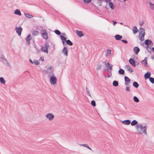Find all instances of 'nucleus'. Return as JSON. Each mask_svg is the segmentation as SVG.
<instances>
[{"instance_id": "nucleus-30", "label": "nucleus", "mask_w": 154, "mask_h": 154, "mask_svg": "<svg viewBox=\"0 0 154 154\" xmlns=\"http://www.w3.org/2000/svg\"><path fill=\"white\" fill-rule=\"evenodd\" d=\"M79 145L81 146L87 147L88 149L91 150V148L87 144H80Z\"/></svg>"}, {"instance_id": "nucleus-22", "label": "nucleus", "mask_w": 154, "mask_h": 154, "mask_svg": "<svg viewBox=\"0 0 154 154\" xmlns=\"http://www.w3.org/2000/svg\"><path fill=\"white\" fill-rule=\"evenodd\" d=\"M115 38L117 40H121L122 37V35H120L118 34L116 35L115 36Z\"/></svg>"}, {"instance_id": "nucleus-42", "label": "nucleus", "mask_w": 154, "mask_h": 154, "mask_svg": "<svg viewBox=\"0 0 154 154\" xmlns=\"http://www.w3.org/2000/svg\"><path fill=\"white\" fill-rule=\"evenodd\" d=\"M34 63L36 65H38L39 64V62L38 61L35 60L33 61Z\"/></svg>"}, {"instance_id": "nucleus-3", "label": "nucleus", "mask_w": 154, "mask_h": 154, "mask_svg": "<svg viewBox=\"0 0 154 154\" xmlns=\"http://www.w3.org/2000/svg\"><path fill=\"white\" fill-rule=\"evenodd\" d=\"M41 33L43 38L45 39H48V36L46 29H42L41 31Z\"/></svg>"}, {"instance_id": "nucleus-32", "label": "nucleus", "mask_w": 154, "mask_h": 154, "mask_svg": "<svg viewBox=\"0 0 154 154\" xmlns=\"http://www.w3.org/2000/svg\"><path fill=\"white\" fill-rule=\"evenodd\" d=\"M133 86L135 88H137L139 86L138 84L136 82H134L133 83Z\"/></svg>"}, {"instance_id": "nucleus-55", "label": "nucleus", "mask_w": 154, "mask_h": 154, "mask_svg": "<svg viewBox=\"0 0 154 154\" xmlns=\"http://www.w3.org/2000/svg\"><path fill=\"white\" fill-rule=\"evenodd\" d=\"M111 76V75L109 74L108 75H107V77L108 78H109V77H110Z\"/></svg>"}, {"instance_id": "nucleus-60", "label": "nucleus", "mask_w": 154, "mask_h": 154, "mask_svg": "<svg viewBox=\"0 0 154 154\" xmlns=\"http://www.w3.org/2000/svg\"><path fill=\"white\" fill-rule=\"evenodd\" d=\"M99 5L100 6H101V3H100V4Z\"/></svg>"}, {"instance_id": "nucleus-5", "label": "nucleus", "mask_w": 154, "mask_h": 154, "mask_svg": "<svg viewBox=\"0 0 154 154\" xmlns=\"http://www.w3.org/2000/svg\"><path fill=\"white\" fill-rule=\"evenodd\" d=\"M46 117L49 121H51L54 118V115L51 113H48L46 115Z\"/></svg>"}, {"instance_id": "nucleus-46", "label": "nucleus", "mask_w": 154, "mask_h": 154, "mask_svg": "<svg viewBox=\"0 0 154 154\" xmlns=\"http://www.w3.org/2000/svg\"><path fill=\"white\" fill-rule=\"evenodd\" d=\"M101 67H102V65H98L97 67V69H100L101 68Z\"/></svg>"}, {"instance_id": "nucleus-45", "label": "nucleus", "mask_w": 154, "mask_h": 154, "mask_svg": "<svg viewBox=\"0 0 154 154\" xmlns=\"http://www.w3.org/2000/svg\"><path fill=\"white\" fill-rule=\"evenodd\" d=\"M83 1L85 3H89L91 2V0H83Z\"/></svg>"}, {"instance_id": "nucleus-23", "label": "nucleus", "mask_w": 154, "mask_h": 154, "mask_svg": "<svg viewBox=\"0 0 154 154\" xmlns=\"http://www.w3.org/2000/svg\"><path fill=\"white\" fill-rule=\"evenodd\" d=\"M104 63H106L105 62H104ZM105 66L109 68V69L111 70H112V65H111L109 63H105Z\"/></svg>"}, {"instance_id": "nucleus-19", "label": "nucleus", "mask_w": 154, "mask_h": 154, "mask_svg": "<svg viewBox=\"0 0 154 154\" xmlns=\"http://www.w3.org/2000/svg\"><path fill=\"white\" fill-rule=\"evenodd\" d=\"M47 70L48 71H49L50 73V75H54V73L52 72L53 69L52 66H50L49 67L47 68Z\"/></svg>"}, {"instance_id": "nucleus-31", "label": "nucleus", "mask_w": 154, "mask_h": 154, "mask_svg": "<svg viewBox=\"0 0 154 154\" xmlns=\"http://www.w3.org/2000/svg\"><path fill=\"white\" fill-rule=\"evenodd\" d=\"M0 82L1 83L3 84H5V80L4 79V78L2 77H0Z\"/></svg>"}, {"instance_id": "nucleus-16", "label": "nucleus", "mask_w": 154, "mask_h": 154, "mask_svg": "<svg viewBox=\"0 0 154 154\" xmlns=\"http://www.w3.org/2000/svg\"><path fill=\"white\" fill-rule=\"evenodd\" d=\"M122 123L125 125H129L131 123V121L129 120H126L122 122Z\"/></svg>"}, {"instance_id": "nucleus-40", "label": "nucleus", "mask_w": 154, "mask_h": 154, "mask_svg": "<svg viewBox=\"0 0 154 154\" xmlns=\"http://www.w3.org/2000/svg\"><path fill=\"white\" fill-rule=\"evenodd\" d=\"M54 32L56 34L58 35H60L61 34L60 32L58 30H55L54 31Z\"/></svg>"}, {"instance_id": "nucleus-35", "label": "nucleus", "mask_w": 154, "mask_h": 154, "mask_svg": "<svg viewBox=\"0 0 154 154\" xmlns=\"http://www.w3.org/2000/svg\"><path fill=\"white\" fill-rule=\"evenodd\" d=\"M66 42L67 44L71 46L73 45V43L69 40H66Z\"/></svg>"}, {"instance_id": "nucleus-2", "label": "nucleus", "mask_w": 154, "mask_h": 154, "mask_svg": "<svg viewBox=\"0 0 154 154\" xmlns=\"http://www.w3.org/2000/svg\"><path fill=\"white\" fill-rule=\"evenodd\" d=\"M49 75L48 77H50V82L51 85L55 84L57 82V79L53 75Z\"/></svg>"}, {"instance_id": "nucleus-9", "label": "nucleus", "mask_w": 154, "mask_h": 154, "mask_svg": "<svg viewBox=\"0 0 154 154\" xmlns=\"http://www.w3.org/2000/svg\"><path fill=\"white\" fill-rule=\"evenodd\" d=\"M26 41L27 42V44L28 45H29L30 44V41L32 39V37L30 34H29L26 38Z\"/></svg>"}, {"instance_id": "nucleus-28", "label": "nucleus", "mask_w": 154, "mask_h": 154, "mask_svg": "<svg viewBox=\"0 0 154 154\" xmlns=\"http://www.w3.org/2000/svg\"><path fill=\"white\" fill-rule=\"evenodd\" d=\"M120 75H123L125 73V71L122 69H120L118 71Z\"/></svg>"}, {"instance_id": "nucleus-6", "label": "nucleus", "mask_w": 154, "mask_h": 154, "mask_svg": "<svg viewBox=\"0 0 154 154\" xmlns=\"http://www.w3.org/2000/svg\"><path fill=\"white\" fill-rule=\"evenodd\" d=\"M49 47V46L48 45L47 43H45V44L44 46H42L41 47V49L42 51L46 52L48 53V47Z\"/></svg>"}, {"instance_id": "nucleus-58", "label": "nucleus", "mask_w": 154, "mask_h": 154, "mask_svg": "<svg viewBox=\"0 0 154 154\" xmlns=\"http://www.w3.org/2000/svg\"><path fill=\"white\" fill-rule=\"evenodd\" d=\"M143 24V22H142V23H140V25H142Z\"/></svg>"}, {"instance_id": "nucleus-49", "label": "nucleus", "mask_w": 154, "mask_h": 154, "mask_svg": "<svg viewBox=\"0 0 154 154\" xmlns=\"http://www.w3.org/2000/svg\"><path fill=\"white\" fill-rule=\"evenodd\" d=\"M45 71V73L46 74H48V75H50V72L49 71H48L47 70V71Z\"/></svg>"}, {"instance_id": "nucleus-25", "label": "nucleus", "mask_w": 154, "mask_h": 154, "mask_svg": "<svg viewBox=\"0 0 154 154\" xmlns=\"http://www.w3.org/2000/svg\"><path fill=\"white\" fill-rule=\"evenodd\" d=\"M14 14L20 16L21 15V13L20 11L18 9H16V10H15L14 11Z\"/></svg>"}, {"instance_id": "nucleus-26", "label": "nucleus", "mask_w": 154, "mask_h": 154, "mask_svg": "<svg viewBox=\"0 0 154 154\" xmlns=\"http://www.w3.org/2000/svg\"><path fill=\"white\" fill-rule=\"evenodd\" d=\"M131 123V125L132 126L137 125L138 123V122L136 120H133Z\"/></svg>"}, {"instance_id": "nucleus-48", "label": "nucleus", "mask_w": 154, "mask_h": 154, "mask_svg": "<svg viewBox=\"0 0 154 154\" xmlns=\"http://www.w3.org/2000/svg\"><path fill=\"white\" fill-rule=\"evenodd\" d=\"M121 41H122V42H123L125 44H127L128 43V42L126 40H122Z\"/></svg>"}, {"instance_id": "nucleus-18", "label": "nucleus", "mask_w": 154, "mask_h": 154, "mask_svg": "<svg viewBox=\"0 0 154 154\" xmlns=\"http://www.w3.org/2000/svg\"><path fill=\"white\" fill-rule=\"evenodd\" d=\"M111 51H112V50H111L107 49L106 51L105 56L106 57H107L108 56H110V54H111Z\"/></svg>"}, {"instance_id": "nucleus-61", "label": "nucleus", "mask_w": 154, "mask_h": 154, "mask_svg": "<svg viewBox=\"0 0 154 154\" xmlns=\"http://www.w3.org/2000/svg\"><path fill=\"white\" fill-rule=\"evenodd\" d=\"M125 2L126 1V0H123Z\"/></svg>"}, {"instance_id": "nucleus-1", "label": "nucleus", "mask_w": 154, "mask_h": 154, "mask_svg": "<svg viewBox=\"0 0 154 154\" xmlns=\"http://www.w3.org/2000/svg\"><path fill=\"white\" fill-rule=\"evenodd\" d=\"M135 127L138 134H142L144 133L145 134H147V126H146L143 127L141 124H138Z\"/></svg>"}, {"instance_id": "nucleus-8", "label": "nucleus", "mask_w": 154, "mask_h": 154, "mask_svg": "<svg viewBox=\"0 0 154 154\" xmlns=\"http://www.w3.org/2000/svg\"><path fill=\"white\" fill-rule=\"evenodd\" d=\"M125 85L126 86L128 85L130 83V79L127 76H125Z\"/></svg>"}, {"instance_id": "nucleus-39", "label": "nucleus", "mask_w": 154, "mask_h": 154, "mask_svg": "<svg viewBox=\"0 0 154 154\" xmlns=\"http://www.w3.org/2000/svg\"><path fill=\"white\" fill-rule=\"evenodd\" d=\"M61 39L62 40V42L63 41H66V38H65L64 36L63 35H60Z\"/></svg>"}, {"instance_id": "nucleus-52", "label": "nucleus", "mask_w": 154, "mask_h": 154, "mask_svg": "<svg viewBox=\"0 0 154 154\" xmlns=\"http://www.w3.org/2000/svg\"><path fill=\"white\" fill-rule=\"evenodd\" d=\"M117 22L115 21H113V24L114 25H115L116 24Z\"/></svg>"}, {"instance_id": "nucleus-11", "label": "nucleus", "mask_w": 154, "mask_h": 154, "mask_svg": "<svg viewBox=\"0 0 154 154\" xmlns=\"http://www.w3.org/2000/svg\"><path fill=\"white\" fill-rule=\"evenodd\" d=\"M141 63L142 64H143L145 67H147V58L146 57H145L144 60L141 61Z\"/></svg>"}, {"instance_id": "nucleus-50", "label": "nucleus", "mask_w": 154, "mask_h": 154, "mask_svg": "<svg viewBox=\"0 0 154 154\" xmlns=\"http://www.w3.org/2000/svg\"><path fill=\"white\" fill-rule=\"evenodd\" d=\"M40 60L42 61H43L44 60V59L43 57H41L40 59Z\"/></svg>"}, {"instance_id": "nucleus-44", "label": "nucleus", "mask_w": 154, "mask_h": 154, "mask_svg": "<svg viewBox=\"0 0 154 154\" xmlns=\"http://www.w3.org/2000/svg\"><path fill=\"white\" fill-rule=\"evenodd\" d=\"M91 104L94 107H95L96 106V103L94 100L91 101Z\"/></svg>"}, {"instance_id": "nucleus-33", "label": "nucleus", "mask_w": 154, "mask_h": 154, "mask_svg": "<svg viewBox=\"0 0 154 154\" xmlns=\"http://www.w3.org/2000/svg\"><path fill=\"white\" fill-rule=\"evenodd\" d=\"M118 82L116 81H114L112 83L113 85L115 87H117L118 85Z\"/></svg>"}, {"instance_id": "nucleus-57", "label": "nucleus", "mask_w": 154, "mask_h": 154, "mask_svg": "<svg viewBox=\"0 0 154 154\" xmlns=\"http://www.w3.org/2000/svg\"><path fill=\"white\" fill-rule=\"evenodd\" d=\"M151 58L152 59H154V57L153 56H151Z\"/></svg>"}, {"instance_id": "nucleus-38", "label": "nucleus", "mask_w": 154, "mask_h": 154, "mask_svg": "<svg viewBox=\"0 0 154 154\" xmlns=\"http://www.w3.org/2000/svg\"><path fill=\"white\" fill-rule=\"evenodd\" d=\"M86 93H87V94L91 97V96L90 93L89 89L87 87L86 88Z\"/></svg>"}, {"instance_id": "nucleus-12", "label": "nucleus", "mask_w": 154, "mask_h": 154, "mask_svg": "<svg viewBox=\"0 0 154 154\" xmlns=\"http://www.w3.org/2000/svg\"><path fill=\"white\" fill-rule=\"evenodd\" d=\"M62 52L66 56H67L68 51L67 48L66 47H64L63 49L62 50Z\"/></svg>"}, {"instance_id": "nucleus-53", "label": "nucleus", "mask_w": 154, "mask_h": 154, "mask_svg": "<svg viewBox=\"0 0 154 154\" xmlns=\"http://www.w3.org/2000/svg\"><path fill=\"white\" fill-rule=\"evenodd\" d=\"M66 41H63L62 42H63V45H66V44H65V42Z\"/></svg>"}, {"instance_id": "nucleus-24", "label": "nucleus", "mask_w": 154, "mask_h": 154, "mask_svg": "<svg viewBox=\"0 0 154 154\" xmlns=\"http://www.w3.org/2000/svg\"><path fill=\"white\" fill-rule=\"evenodd\" d=\"M39 34V32L37 31H35L32 32V35L34 36H37Z\"/></svg>"}, {"instance_id": "nucleus-54", "label": "nucleus", "mask_w": 154, "mask_h": 154, "mask_svg": "<svg viewBox=\"0 0 154 154\" xmlns=\"http://www.w3.org/2000/svg\"><path fill=\"white\" fill-rule=\"evenodd\" d=\"M106 3H108L111 0H105Z\"/></svg>"}, {"instance_id": "nucleus-41", "label": "nucleus", "mask_w": 154, "mask_h": 154, "mask_svg": "<svg viewBox=\"0 0 154 154\" xmlns=\"http://www.w3.org/2000/svg\"><path fill=\"white\" fill-rule=\"evenodd\" d=\"M149 80L151 83L152 84L154 83V79L152 77H150L149 78Z\"/></svg>"}, {"instance_id": "nucleus-34", "label": "nucleus", "mask_w": 154, "mask_h": 154, "mask_svg": "<svg viewBox=\"0 0 154 154\" xmlns=\"http://www.w3.org/2000/svg\"><path fill=\"white\" fill-rule=\"evenodd\" d=\"M149 6L151 9L154 10V4H153L151 2H150L149 3Z\"/></svg>"}, {"instance_id": "nucleus-56", "label": "nucleus", "mask_w": 154, "mask_h": 154, "mask_svg": "<svg viewBox=\"0 0 154 154\" xmlns=\"http://www.w3.org/2000/svg\"><path fill=\"white\" fill-rule=\"evenodd\" d=\"M152 51L154 52V47L152 48Z\"/></svg>"}, {"instance_id": "nucleus-43", "label": "nucleus", "mask_w": 154, "mask_h": 154, "mask_svg": "<svg viewBox=\"0 0 154 154\" xmlns=\"http://www.w3.org/2000/svg\"><path fill=\"white\" fill-rule=\"evenodd\" d=\"M140 33H145L144 29L142 28H140Z\"/></svg>"}, {"instance_id": "nucleus-47", "label": "nucleus", "mask_w": 154, "mask_h": 154, "mask_svg": "<svg viewBox=\"0 0 154 154\" xmlns=\"http://www.w3.org/2000/svg\"><path fill=\"white\" fill-rule=\"evenodd\" d=\"M126 90L128 91H129L130 89H129V87L128 86H127L126 88Z\"/></svg>"}, {"instance_id": "nucleus-29", "label": "nucleus", "mask_w": 154, "mask_h": 154, "mask_svg": "<svg viewBox=\"0 0 154 154\" xmlns=\"http://www.w3.org/2000/svg\"><path fill=\"white\" fill-rule=\"evenodd\" d=\"M109 6L111 9L113 10L115 9V7L113 6V4L112 2H109Z\"/></svg>"}, {"instance_id": "nucleus-13", "label": "nucleus", "mask_w": 154, "mask_h": 154, "mask_svg": "<svg viewBox=\"0 0 154 154\" xmlns=\"http://www.w3.org/2000/svg\"><path fill=\"white\" fill-rule=\"evenodd\" d=\"M129 62L131 65L133 66L134 67L136 66L135 61L132 58H131L129 60Z\"/></svg>"}, {"instance_id": "nucleus-17", "label": "nucleus", "mask_w": 154, "mask_h": 154, "mask_svg": "<svg viewBox=\"0 0 154 154\" xmlns=\"http://www.w3.org/2000/svg\"><path fill=\"white\" fill-rule=\"evenodd\" d=\"M152 43V41L151 40L148 39H147L145 41V44L147 46L150 45Z\"/></svg>"}, {"instance_id": "nucleus-15", "label": "nucleus", "mask_w": 154, "mask_h": 154, "mask_svg": "<svg viewBox=\"0 0 154 154\" xmlns=\"http://www.w3.org/2000/svg\"><path fill=\"white\" fill-rule=\"evenodd\" d=\"M134 51L136 54H137L139 52L140 49L137 47H135L133 49Z\"/></svg>"}, {"instance_id": "nucleus-21", "label": "nucleus", "mask_w": 154, "mask_h": 154, "mask_svg": "<svg viewBox=\"0 0 154 154\" xmlns=\"http://www.w3.org/2000/svg\"><path fill=\"white\" fill-rule=\"evenodd\" d=\"M125 68L127 69L128 71H130L131 72H133V70L132 69L129 65H127L125 66Z\"/></svg>"}, {"instance_id": "nucleus-62", "label": "nucleus", "mask_w": 154, "mask_h": 154, "mask_svg": "<svg viewBox=\"0 0 154 154\" xmlns=\"http://www.w3.org/2000/svg\"><path fill=\"white\" fill-rule=\"evenodd\" d=\"M120 24H122V23H121Z\"/></svg>"}, {"instance_id": "nucleus-7", "label": "nucleus", "mask_w": 154, "mask_h": 154, "mask_svg": "<svg viewBox=\"0 0 154 154\" xmlns=\"http://www.w3.org/2000/svg\"><path fill=\"white\" fill-rule=\"evenodd\" d=\"M15 30L18 35L20 36L23 30L22 28L20 27H17L15 28Z\"/></svg>"}, {"instance_id": "nucleus-59", "label": "nucleus", "mask_w": 154, "mask_h": 154, "mask_svg": "<svg viewBox=\"0 0 154 154\" xmlns=\"http://www.w3.org/2000/svg\"><path fill=\"white\" fill-rule=\"evenodd\" d=\"M62 34L64 35H65V34L64 33H62Z\"/></svg>"}, {"instance_id": "nucleus-20", "label": "nucleus", "mask_w": 154, "mask_h": 154, "mask_svg": "<svg viewBox=\"0 0 154 154\" xmlns=\"http://www.w3.org/2000/svg\"><path fill=\"white\" fill-rule=\"evenodd\" d=\"M76 32L77 35L80 37L83 36L84 35L82 31H80L78 30H76Z\"/></svg>"}, {"instance_id": "nucleus-27", "label": "nucleus", "mask_w": 154, "mask_h": 154, "mask_svg": "<svg viewBox=\"0 0 154 154\" xmlns=\"http://www.w3.org/2000/svg\"><path fill=\"white\" fill-rule=\"evenodd\" d=\"M133 32L134 34H135L138 32L136 26H134L133 29Z\"/></svg>"}, {"instance_id": "nucleus-14", "label": "nucleus", "mask_w": 154, "mask_h": 154, "mask_svg": "<svg viewBox=\"0 0 154 154\" xmlns=\"http://www.w3.org/2000/svg\"><path fill=\"white\" fill-rule=\"evenodd\" d=\"M151 75V74L150 72H147L144 75V76L145 79H146L148 78H149L150 77Z\"/></svg>"}, {"instance_id": "nucleus-36", "label": "nucleus", "mask_w": 154, "mask_h": 154, "mask_svg": "<svg viewBox=\"0 0 154 154\" xmlns=\"http://www.w3.org/2000/svg\"><path fill=\"white\" fill-rule=\"evenodd\" d=\"M25 16L26 17L29 18H32L33 17V16L31 15H30L28 14H25Z\"/></svg>"}, {"instance_id": "nucleus-4", "label": "nucleus", "mask_w": 154, "mask_h": 154, "mask_svg": "<svg viewBox=\"0 0 154 154\" xmlns=\"http://www.w3.org/2000/svg\"><path fill=\"white\" fill-rule=\"evenodd\" d=\"M1 61L3 63V64L5 65L9 66L10 65L9 63L8 62V61L5 58L2 56L1 58Z\"/></svg>"}, {"instance_id": "nucleus-37", "label": "nucleus", "mask_w": 154, "mask_h": 154, "mask_svg": "<svg viewBox=\"0 0 154 154\" xmlns=\"http://www.w3.org/2000/svg\"><path fill=\"white\" fill-rule=\"evenodd\" d=\"M133 99L134 101L136 103H138L139 101V99L136 96H134V97Z\"/></svg>"}, {"instance_id": "nucleus-51", "label": "nucleus", "mask_w": 154, "mask_h": 154, "mask_svg": "<svg viewBox=\"0 0 154 154\" xmlns=\"http://www.w3.org/2000/svg\"><path fill=\"white\" fill-rule=\"evenodd\" d=\"M29 61L30 63H31L32 64L34 63L32 61V60L31 59H30L29 60Z\"/></svg>"}, {"instance_id": "nucleus-10", "label": "nucleus", "mask_w": 154, "mask_h": 154, "mask_svg": "<svg viewBox=\"0 0 154 154\" xmlns=\"http://www.w3.org/2000/svg\"><path fill=\"white\" fill-rule=\"evenodd\" d=\"M144 36L145 33H140L139 37V39L141 41H143L144 40Z\"/></svg>"}]
</instances>
